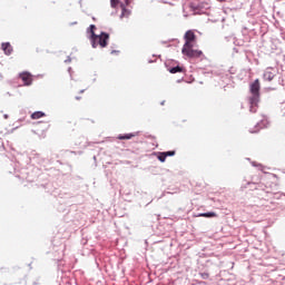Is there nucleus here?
<instances>
[{
    "label": "nucleus",
    "instance_id": "1",
    "mask_svg": "<svg viewBox=\"0 0 285 285\" xmlns=\"http://www.w3.org/2000/svg\"><path fill=\"white\" fill-rule=\"evenodd\" d=\"M184 45L181 48V53L187 56L188 58H200L204 53L198 49H194L197 45V36L194 33L193 30H188L184 35Z\"/></svg>",
    "mask_w": 285,
    "mask_h": 285
},
{
    "label": "nucleus",
    "instance_id": "2",
    "mask_svg": "<svg viewBox=\"0 0 285 285\" xmlns=\"http://www.w3.org/2000/svg\"><path fill=\"white\" fill-rule=\"evenodd\" d=\"M262 89V85L259 83V79H256L254 82L249 83V112H256L258 102H259V90Z\"/></svg>",
    "mask_w": 285,
    "mask_h": 285
},
{
    "label": "nucleus",
    "instance_id": "3",
    "mask_svg": "<svg viewBox=\"0 0 285 285\" xmlns=\"http://www.w3.org/2000/svg\"><path fill=\"white\" fill-rule=\"evenodd\" d=\"M95 30H97V27L91 24L90 26V40L94 49H97L99 46L100 48H106L108 46L109 41V35L106 32H101L100 35H96Z\"/></svg>",
    "mask_w": 285,
    "mask_h": 285
},
{
    "label": "nucleus",
    "instance_id": "4",
    "mask_svg": "<svg viewBox=\"0 0 285 285\" xmlns=\"http://www.w3.org/2000/svg\"><path fill=\"white\" fill-rule=\"evenodd\" d=\"M19 78L24 82L26 86H29L32 83V76L29 72L20 73Z\"/></svg>",
    "mask_w": 285,
    "mask_h": 285
},
{
    "label": "nucleus",
    "instance_id": "5",
    "mask_svg": "<svg viewBox=\"0 0 285 285\" xmlns=\"http://www.w3.org/2000/svg\"><path fill=\"white\" fill-rule=\"evenodd\" d=\"M217 218L218 215L215 212H208V213H199L198 215H196V218Z\"/></svg>",
    "mask_w": 285,
    "mask_h": 285
},
{
    "label": "nucleus",
    "instance_id": "6",
    "mask_svg": "<svg viewBox=\"0 0 285 285\" xmlns=\"http://www.w3.org/2000/svg\"><path fill=\"white\" fill-rule=\"evenodd\" d=\"M1 49L3 50L4 55H8V56H10L12 52V46L10 45V42H2Z\"/></svg>",
    "mask_w": 285,
    "mask_h": 285
},
{
    "label": "nucleus",
    "instance_id": "7",
    "mask_svg": "<svg viewBox=\"0 0 285 285\" xmlns=\"http://www.w3.org/2000/svg\"><path fill=\"white\" fill-rule=\"evenodd\" d=\"M120 9H122L120 18H129L131 16V10L126 9L124 3L120 4Z\"/></svg>",
    "mask_w": 285,
    "mask_h": 285
},
{
    "label": "nucleus",
    "instance_id": "8",
    "mask_svg": "<svg viewBox=\"0 0 285 285\" xmlns=\"http://www.w3.org/2000/svg\"><path fill=\"white\" fill-rule=\"evenodd\" d=\"M274 77L275 75L269 69H267L263 75L265 81H273Z\"/></svg>",
    "mask_w": 285,
    "mask_h": 285
},
{
    "label": "nucleus",
    "instance_id": "9",
    "mask_svg": "<svg viewBox=\"0 0 285 285\" xmlns=\"http://www.w3.org/2000/svg\"><path fill=\"white\" fill-rule=\"evenodd\" d=\"M136 135L135 134H125V135H118V140H131Z\"/></svg>",
    "mask_w": 285,
    "mask_h": 285
},
{
    "label": "nucleus",
    "instance_id": "10",
    "mask_svg": "<svg viewBox=\"0 0 285 285\" xmlns=\"http://www.w3.org/2000/svg\"><path fill=\"white\" fill-rule=\"evenodd\" d=\"M181 72H185V69L180 66H177V67H174V68L169 69V73H173V75L181 73Z\"/></svg>",
    "mask_w": 285,
    "mask_h": 285
},
{
    "label": "nucleus",
    "instance_id": "11",
    "mask_svg": "<svg viewBox=\"0 0 285 285\" xmlns=\"http://www.w3.org/2000/svg\"><path fill=\"white\" fill-rule=\"evenodd\" d=\"M46 115H45V112H42V111H35L32 115H31V119L32 120H38V119H40V118H42V117H45Z\"/></svg>",
    "mask_w": 285,
    "mask_h": 285
},
{
    "label": "nucleus",
    "instance_id": "12",
    "mask_svg": "<svg viewBox=\"0 0 285 285\" xmlns=\"http://www.w3.org/2000/svg\"><path fill=\"white\" fill-rule=\"evenodd\" d=\"M158 159H159V161L165 163V161H166V159H167L166 154H165V153H159V155H158Z\"/></svg>",
    "mask_w": 285,
    "mask_h": 285
},
{
    "label": "nucleus",
    "instance_id": "13",
    "mask_svg": "<svg viewBox=\"0 0 285 285\" xmlns=\"http://www.w3.org/2000/svg\"><path fill=\"white\" fill-rule=\"evenodd\" d=\"M120 3V0H110L111 8L116 9Z\"/></svg>",
    "mask_w": 285,
    "mask_h": 285
},
{
    "label": "nucleus",
    "instance_id": "14",
    "mask_svg": "<svg viewBox=\"0 0 285 285\" xmlns=\"http://www.w3.org/2000/svg\"><path fill=\"white\" fill-rule=\"evenodd\" d=\"M163 153H164V155H165L166 157H174L175 154H176L175 150H168V151H163Z\"/></svg>",
    "mask_w": 285,
    "mask_h": 285
},
{
    "label": "nucleus",
    "instance_id": "15",
    "mask_svg": "<svg viewBox=\"0 0 285 285\" xmlns=\"http://www.w3.org/2000/svg\"><path fill=\"white\" fill-rule=\"evenodd\" d=\"M200 277H203V279H208L209 274L208 273H200Z\"/></svg>",
    "mask_w": 285,
    "mask_h": 285
},
{
    "label": "nucleus",
    "instance_id": "16",
    "mask_svg": "<svg viewBox=\"0 0 285 285\" xmlns=\"http://www.w3.org/2000/svg\"><path fill=\"white\" fill-rule=\"evenodd\" d=\"M132 0H125L126 6H130Z\"/></svg>",
    "mask_w": 285,
    "mask_h": 285
},
{
    "label": "nucleus",
    "instance_id": "17",
    "mask_svg": "<svg viewBox=\"0 0 285 285\" xmlns=\"http://www.w3.org/2000/svg\"><path fill=\"white\" fill-rule=\"evenodd\" d=\"M259 131V129L257 128L256 130H249V132H252V134H256V132H258Z\"/></svg>",
    "mask_w": 285,
    "mask_h": 285
},
{
    "label": "nucleus",
    "instance_id": "18",
    "mask_svg": "<svg viewBox=\"0 0 285 285\" xmlns=\"http://www.w3.org/2000/svg\"><path fill=\"white\" fill-rule=\"evenodd\" d=\"M227 0H217V2H220V3H223V2H226Z\"/></svg>",
    "mask_w": 285,
    "mask_h": 285
},
{
    "label": "nucleus",
    "instance_id": "19",
    "mask_svg": "<svg viewBox=\"0 0 285 285\" xmlns=\"http://www.w3.org/2000/svg\"><path fill=\"white\" fill-rule=\"evenodd\" d=\"M85 92V90H80V94H83Z\"/></svg>",
    "mask_w": 285,
    "mask_h": 285
},
{
    "label": "nucleus",
    "instance_id": "20",
    "mask_svg": "<svg viewBox=\"0 0 285 285\" xmlns=\"http://www.w3.org/2000/svg\"><path fill=\"white\" fill-rule=\"evenodd\" d=\"M4 119H8V116H7V115H4Z\"/></svg>",
    "mask_w": 285,
    "mask_h": 285
},
{
    "label": "nucleus",
    "instance_id": "21",
    "mask_svg": "<svg viewBox=\"0 0 285 285\" xmlns=\"http://www.w3.org/2000/svg\"><path fill=\"white\" fill-rule=\"evenodd\" d=\"M76 99H77V100H79V99H81V98H79V97H76Z\"/></svg>",
    "mask_w": 285,
    "mask_h": 285
}]
</instances>
